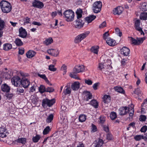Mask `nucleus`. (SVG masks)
Wrapping results in <instances>:
<instances>
[{"mask_svg": "<svg viewBox=\"0 0 147 147\" xmlns=\"http://www.w3.org/2000/svg\"><path fill=\"white\" fill-rule=\"evenodd\" d=\"M2 11L5 13L9 12L12 9V6L10 3L5 1H2L0 3Z\"/></svg>", "mask_w": 147, "mask_h": 147, "instance_id": "nucleus-1", "label": "nucleus"}, {"mask_svg": "<svg viewBox=\"0 0 147 147\" xmlns=\"http://www.w3.org/2000/svg\"><path fill=\"white\" fill-rule=\"evenodd\" d=\"M64 17L68 22L72 21L74 16V13L71 10H66L63 13Z\"/></svg>", "mask_w": 147, "mask_h": 147, "instance_id": "nucleus-2", "label": "nucleus"}, {"mask_svg": "<svg viewBox=\"0 0 147 147\" xmlns=\"http://www.w3.org/2000/svg\"><path fill=\"white\" fill-rule=\"evenodd\" d=\"M102 3L100 1H96L93 4L92 9L93 11L95 13L100 12L102 7Z\"/></svg>", "mask_w": 147, "mask_h": 147, "instance_id": "nucleus-3", "label": "nucleus"}, {"mask_svg": "<svg viewBox=\"0 0 147 147\" xmlns=\"http://www.w3.org/2000/svg\"><path fill=\"white\" fill-rule=\"evenodd\" d=\"M89 31H86L80 34L75 38L74 42L75 43H78L80 42L83 39L85 38L89 34Z\"/></svg>", "mask_w": 147, "mask_h": 147, "instance_id": "nucleus-4", "label": "nucleus"}, {"mask_svg": "<svg viewBox=\"0 0 147 147\" xmlns=\"http://www.w3.org/2000/svg\"><path fill=\"white\" fill-rule=\"evenodd\" d=\"M55 99L49 100L47 98H45L43 100L42 102V105L43 107H45L47 105L49 107L52 106L55 102Z\"/></svg>", "mask_w": 147, "mask_h": 147, "instance_id": "nucleus-5", "label": "nucleus"}, {"mask_svg": "<svg viewBox=\"0 0 147 147\" xmlns=\"http://www.w3.org/2000/svg\"><path fill=\"white\" fill-rule=\"evenodd\" d=\"M21 79L18 76H14L11 79L13 85L18 87L21 84Z\"/></svg>", "mask_w": 147, "mask_h": 147, "instance_id": "nucleus-6", "label": "nucleus"}, {"mask_svg": "<svg viewBox=\"0 0 147 147\" xmlns=\"http://www.w3.org/2000/svg\"><path fill=\"white\" fill-rule=\"evenodd\" d=\"M140 23L141 22L140 20H136L134 22V27L135 30L141 33V34H144L142 28L140 26Z\"/></svg>", "mask_w": 147, "mask_h": 147, "instance_id": "nucleus-7", "label": "nucleus"}, {"mask_svg": "<svg viewBox=\"0 0 147 147\" xmlns=\"http://www.w3.org/2000/svg\"><path fill=\"white\" fill-rule=\"evenodd\" d=\"M32 6L35 8L41 9L44 6L43 2L38 0H34L32 2Z\"/></svg>", "mask_w": 147, "mask_h": 147, "instance_id": "nucleus-8", "label": "nucleus"}, {"mask_svg": "<svg viewBox=\"0 0 147 147\" xmlns=\"http://www.w3.org/2000/svg\"><path fill=\"white\" fill-rule=\"evenodd\" d=\"M11 77V75L8 72H4L0 71V80H2V82L3 80H8Z\"/></svg>", "mask_w": 147, "mask_h": 147, "instance_id": "nucleus-9", "label": "nucleus"}, {"mask_svg": "<svg viewBox=\"0 0 147 147\" xmlns=\"http://www.w3.org/2000/svg\"><path fill=\"white\" fill-rule=\"evenodd\" d=\"M84 69V66L83 65H77L75 66L73 69V73L76 74L82 72Z\"/></svg>", "mask_w": 147, "mask_h": 147, "instance_id": "nucleus-10", "label": "nucleus"}, {"mask_svg": "<svg viewBox=\"0 0 147 147\" xmlns=\"http://www.w3.org/2000/svg\"><path fill=\"white\" fill-rule=\"evenodd\" d=\"M130 108L127 107H123L120 108L119 109V114L121 116L126 115L130 111Z\"/></svg>", "mask_w": 147, "mask_h": 147, "instance_id": "nucleus-11", "label": "nucleus"}, {"mask_svg": "<svg viewBox=\"0 0 147 147\" xmlns=\"http://www.w3.org/2000/svg\"><path fill=\"white\" fill-rule=\"evenodd\" d=\"M29 80L26 77H22L21 80V84L24 88H27L30 85Z\"/></svg>", "mask_w": 147, "mask_h": 147, "instance_id": "nucleus-12", "label": "nucleus"}, {"mask_svg": "<svg viewBox=\"0 0 147 147\" xmlns=\"http://www.w3.org/2000/svg\"><path fill=\"white\" fill-rule=\"evenodd\" d=\"M84 22L83 20L81 19H78L74 22V25L77 28H80L82 27Z\"/></svg>", "mask_w": 147, "mask_h": 147, "instance_id": "nucleus-13", "label": "nucleus"}, {"mask_svg": "<svg viewBox=\"0 0 147 147\" xmlns=\"http://www.w3.org/2000/svg\"><path fill=\"white\" fill-rule=\"evenodd\" d=\"M19 36L23 38H26L27 35V31L22 27L19 29Z\"/></svg>", "mask_w": 147, "mask_h": 147, "instance_id": "nucleus-14", "label": "nucleus"}, {"mask_svg": "<svg viewBox=\"0 0 147 147\" xmlns=\"http://www.w3.org/2000/svg\"><path fill=\"white\" fill-rule=\"evenodd\" d=\"M7 134L6 128L5 127L1 126L0 127V137L2 138L5 137Z\"/></svg>", "mask_w": 147, "mask_h": 147, "instance_id": "nucleus-15", "label": "nucleus"}, {"mask_svg": "<svg viewBox=\"0 0 147 147\" xmlns=\"http://www.w3.org/2000/svg\"><path fill=\"white\" fill-rule=\"evenodd\" d=\"M123 10V7L121 6L117 7L113 10V14L115 15H119L122 13Z\"/></svg>", "mask_w": 147, "mask_h": 147, "instance_id": "nucleus-16", "label": "nucleus"}, {"mask_svg": "<svg viewBox=\"0 0 147 147\" xmlns=\"http://www.w3.org/2000/svg\"><path fill=\"white\" fill-rule=\"evenodd\" d=\"M47 52L49 54L55 57H57L59 54V51L57 49H49Z\"/></svg>", "mask_w": 147, "mask_h": 147, "instance_id": "nucleus-17", "label": "nucleus"}, {"mask_svg": "<svg viewBox=\"0 0 147 147\" xmlns=\"http://www.w3.org/2000/svg\"><path fill=\"white\" fill-rule=\"evenodd\" d=\"M131 41L132 42V44L135 45H138L140 44L143 41L142 38H137V40L131 37Z\"/></svg>", "mask_w": 147, "mask_h": 147, "instance_id": "nucleus-18", "label": "nucleus"}, {"mask_svg": "<svg viewBox=\"0 0 147 147\" xmlns=\"http://www.w3.org/2000/svg\"><path fill=\"white\" fill-rule=\"evenodd\" d=\"M121 53L124 56H127L129 54L130 50L128 48L123 47L121 49Z\"/></svg>", "mask_w": 147, "mask_h": 147, "instance_id": "nucleus-19", "label": "nucleus"}, {"mask_svg": "<svg viewBox=\"0 0 147 147\" xmlns=\"http://www.w3.org/2000/svg\"><path fill=\"white\" fill-rule=\"evenodd\" d=\"M80 87V83L78 82H75L71 85V87L73 90H77Z\"/></svg>", "mask_w": 147, "mask_h": 147, "instance_id": "nucleus-20", "label": "nucleus"}, {"mask_svg": "<svg viewBox=\"0 0 147 147\" xmlns=\"http://www.w3.org/2000/svg\"><path fill=\"white\" fill-rule=\"evenodd\" d=\"M2 90L4 92H9L10 90V87L7 85L6 84H4L2 85L1 86Z\"/></svg>", "mask_w": 147, "mask_h": 147, "instance_id": "nucleus-21", "label": "nucleus"}, {"mask_svg": "<svg viewBox=\"0 0 147 147\" xmlns=\"http://www.w3.org/2000/svg\"><path fill=\"white\" fill-rule=\"evenodd\" d=\"M103 101L105 104H108L110 102L111 97L110 95H105L102 97Z\"/></svg>", "mask_w": 147, "mask_h": 147, "instance_id": "nucleus-22", "label": "nucleus"}, {"mask_svg": "<svg viewBox=\"0 0 147 147\" xmlns=\"http://www.w3.org/2000/svg\"><path fill=\"white\" fill-rule=\"evenodd\" d=\"M26 139L25 138H18V139L15 140L13 142L21 143L23 144H24L26 142Z\"/></svg>", "mask_w": 147, "mask_h": 147, "instance_id": "nucleus-23", "label": "nucleus"}, {"mask_svg": "<svg viewBox=\"0 0 147 147\" xmlns=\"http://www.w3.org/2000/svg\"><path fill=\"white\" fill-rule=\"evenodd\" d=\"M96 18V16H95L92 15L88 17L83 18V19H85V20L88 23H90L94 20Z\"/></svg>", "mask_w": 147, "mask_h": 147, "instance_id": "nucleus-24", "label": "nucleus"}, {"mask_svg": "<svg viewBox=\"0 0 147 147\" xmlns=\"http://www.w3.org/2000/svg\"><path fill=\"white\" fill-rule=\"evenodd\" d=\"M106 42L110 46H114L115 45L116 41L115 40L110 38H107Z\"/></svg>", "mask_w": 147, "mask_h": 147, "instance_id": "nucleus-25", "label": "nucleus"}, {"mask_svg": "<svg viewBox=\"0 0 147 147\" xmlns=\"http://www.w3.org/2000/svg\"><path fill=\"white\" fill-rule=\"evenodd\" d=\"M36 54V52L34 51L30 50L26 54V55L28 58H31L33 57Z\"/></svg>", "mask_w": 147, "mask_h": 147, "instance_id": "nucleus-26", "label": "nucleus"}, {"mask_svg": "<svg viewBox=\"0 0 147 147\" xmlns=\"http://www.w3.org/2000/svg\"><path fill=\"white\" fill-rule=\"evenodd\" d=\"M82 10L80 9H78L77 10L76 12V14L77 15V17L78 19H82L84 18H82Z\"/></svg>", "mask_w": 147, "mask_h": 147, "instance_id": "nucleus-27", "label": "nucleus"}, {"mask_svg": "<svg viewBox=\"0 0 147 147\" xmlns=\"http://www.w3.org/2000/svg\"><path fill=\"white\" fill-rule=\"evenodd\" d=\"M12 47V45L9 43H5L3 45V49L5 51H8L11 49Z\"/></svg>", "mask_w": 147, "mask_h": 147, "instance_id": "nucleus-28", "label": "nucleus"}, {"mask_svg": "<svg viewBox=\"0 0 147 147\" xmlns=\"http://www.w3.org/2000/svg\"><path fill=\"white\" fill-rule=\"evenodd\" d=\"M89 104L93 106L95 108H98V103L96 100H91Z\"/></svg>", "mask_w": 147, "mask_h": 147, "instance_id": "nucleus-29", "label": "nucleus"}, {"mask_svg": "<svg viewBox=\"0 0 147 147\" xmlns=\"http://www.w3.org/2000/svg\"><path fill=\"white\" fill-rule=\"evenodd\" d=\"M99 47L98 46L92 47L90 49V51L94 53L97 54L98 51Z\"/></svg>", "mask_w": 147, "mask_h": 147, "instance_id": "nucleus-30", "label": "nucleus"}, {"mask_svg": "<svg viewBox=\"0 0 147 147\" xmlns=\"http://www.w3.org/2000/svg\"><path fill=\"white\" fill-rule=\"evenodd\" d=\"M65 88H66V89L64 90L63 94H64V95L70 94L71 93V91L70 87L66 86Z\"/></svg>", "mask_w": 147, "mask_h": 147, "instance_id": "nucleus-31", "label": "nucleus"}, {"mask_svg": "<svg viewBox=\"0 0 147 147\" xmlns=\"http://www.w3.org/2000/svg\"><path fill=\"white\" fill-rule=\"evenodd\" d=\"M115 90L118 92L124 94L125 93V91L123 88L121 87L116 86L114 87Z\"/></svg>", "mask_w": 147, "mask_h": 147, "instance_id": "nucleus-32", "label": "nucleus"}, {"mask_svg": "<svg viewBox=\"0 0 147 147\" xmlns=\"http://www.w3.org/2000/svg\"><path fill=\"white\" fill-rule=\"evenodd\" d=\"M133 92L134 94H137L140 96H141L143 94L142 91L140 90V88H138L135 89V90Z\"/></svg>", "mask_w": 147, "mask_h": 147, "instance_id": "nucleus-33", "label": "nucleus"}, {"mask_svg": "<svg viewBox=\"0 0 147 147\" xmlns=\"http://www.w3.org/2000/svg\"><path fill=\"white\" fill-rule=\"evenodd\" d=\"M24 92V90L22 87H20L17 88L16 93L18 94L23 95Z\"/></svg>", "mask_w": 147, "mask_h": 147, "instance_id": "nucleus-34", "label": "nucleus"}, {"mask_svg": "<svg viewBox=\"0 0 147 147\" xmlns=\"http://www.w3.org/2000/svg\"><path fill=\"white\" fill-rule=\"evenodd\" d=\"M140 18L141 20H146L147 19V13L143 12L141 13Z\"/></svg>", "mask_w": 147, "mask_h": 147, "instance_id": "nucleus-35", "label": "nucleus"}, {"mask_svg": "<svg viewBox=\"0 0 147 147\" xmlns=\"http://www.w3.org/2000/svg\"><path fill=\"white\" fill-rule=\"evenodd\" d=\"M86 97L85 100L86 101H88L90 99H91L92 98V95L90 92L87 91L86 92Z\"/></svg>", "mask_w": 147, "mask_h": 147, "instance_id": "nucleus-36", "label": "nucleus"}, {"mask_svg": "<svg viewBox=\"0 0 147 147\" xmlns=\"http://www.w3.org/2000/svg\"><path fill=\"white\" fill-rule=\"evenodd\" d=\"M14 42L17 46H21L23 45V43L21 40L18 38L16 39Z\"/></svg>", "mask_w": 147, "mask_h": 147, "instance_id": "nucleus-37", "label": "nucleus"}, {"mask_svg": "<svg viewBox=\"0 0 147 147\" xmlns=\"http://www.w3.org/2000/svg\"><path fill=\"white\" fill-rule=\"evenodd\" d=\"M86 119V116L84 114H82L80 115L79 117V121L83 122L85 121Z\"/></svg>", "mask_w": 147, "mask_h": 147, "instance_id": "nucleus-38", "label": "nucleus"}, {"mask_svg": "<svg viewBox=\"0 0 147 147\" xmlns=\"http://www.w3.org/2000/svg\"><path fill=\"white\" fill-rule=\"evenodd\" d=\"M40 138V136L39 135L37 134L35 136H34L32 138V141L34 143L37 142Z\"/></svg>", "mask_w": 147, "mask_h": 147, "instance_id": "nucleus-39", "label": "nucleus"}, {"mask_svg": "<svg viewBox=\"0 0 147 147\" xmlns=\"http://www.w3.org/2000/svg\"><path fill=\"white\" fill-rule=\"evenodd\" d=\"M46 88L44 86L41 85L38 88L39 92L41 93L45 92Z\"/></svg>", "mask_w": 147, "mask_h": 147, "instance_id": "nucleus-40", "label": "nucleus"}, {"mask_svg": "<svg viewBox=\"0 0 147 147\" xmlns=\"http://www.w3.org/2000/svg\"><path fill=\"white\" fill-rule=\"evenodd\" d=\"M51 129L49 126H47L44 129L43 131V134L44 135L48 134L51 131Z\"/></svg>", "mask_w": 147, "mask_h": 147, "instance_id": "nucleus-41", "label": "nucleus"}, {"mask_svg": "<svg viewBox=\"0 0 147 147\" xmlns=\"http://www.w3.org/2000/svg\"><path fill=\"white\" fill-rule=\"evenodd\" d=\"M141 9L144 11H147V3H143L141 7Z\"/></svg>", "mask_w": 147, "mask_h": 147, "instance_id": "nucleus-42", "label": "nucleus"}, {"mask_svg": "<svg viewBox=\"0 0 147 147\" xmlns=\"http://www.w3.org/2000/svg\"><path fill=\"white\" fill-rule=\"evenodd\" d=\"M53 114H50L47 119L46 121L47 122L49 123L51 122L53 120Z\"/></svg>", "mask_w": 147, "mask_h": 147, "instance_id": "nucleus-43", "label": "nucleus"}, {"mask_svg": "<svg viewBox=\"0 0 147 147\" xmlns=\"http://www.w3.org/2000/svg\"><path fill=\"white\" fill-rule=\"evenodd\" d=\"M53 42V40L52 38L50 37L46 40L44 42V43L46 45L50 44Z\"/></svg>", "mask_w": 147, "mask_h": 147, "instance_id": "nucleus-44", "label": "nucleus"}, {"mask_svg": "<svg viewBox=\"0 0 147 147\" xmlns=\"http://www.w3.org/2000/svg\"><path fill=\"white\" fill-rule=\"evenodd\" d=\"M103 143V141L100 139H99L97 144L95 146V147H100L102 146Z\"/></svg>", "mask_w": 147, "mask_h": 147, "instance_id": "nucleus-45", "label": "nucleus"}, {"mask_svg": "<svg viewBox=\"0 0 147 147\" xmlns=\"http://www.w3.org/2000/svg\"><path fill=\"white\" fill-rule=\"evenodd\" d=\"M97 131V129L96 126L94 124H92L91 128V133H94L96 132Z\"/></svg>", "mask_w": 147, "mask_h": 147, "instance_id": "nucleus-46", "label": "nucleus"}, {"mask_svg": "<svg viewBox=\"0 0 147 147\" xmlns=\"http://www.w3.org/2000/svg\"><path fill=\"white\" fill-rule=\"evenodd\" d=\"M110 117L112 120H113L117 117V114L115 112H112L110 114Z\"/></svg>", "mask_w": 147, "mask_h": 147, "instance_id": "nucleus-47", "label": "nucleus"}, {"mask_svg": "<svg viewBox=\"0 0 147 147\" xmlns=\"http://www.w3.org/2000/svg\"><path fill=\"white\" fill-rule=\"evenodd\" d=\"M143 138V136L141 135H136L134 137V139L137 141H140Z\"/></svg>", "mask_w": 147, "mask_h": 147, "instance_id": "nucleus-48", "label": "nucleus"}, {"mask_svg": "<svg viewBox=\"0 0 147 147\" xmlns=\"http://www.w3.org/2000/svg\"><path fill=\"white\" fill-rule=\"evenodd\" d=\"M75 73H73V71L72 73H70V74L69 76H70L73 78L77 79V80H80V78H79L76 75Z\"/></svg>", "mask_w": 147, "mask_h": 147, "instance_id": "nucleus-49", "label": "nucleus"}, {"mask_svg": "<svg viewBox=\"0 0 147 147\" xmlns=\"http://www.w3.org/2000/svg\"><path fill=\"white\" fill-rule=\"evenodd\" d=\"M132 106L131 107V109H130L131 112H129V111L128 112L129 113V116L131 118H132L133 116L134 112V106L132 104Z\"/></svg>", "mask_w": 147, "mask_h": 147, "instance_id": "nucleus-50", "label": "nucleus"}, {"mask_svg": "<svg viewBox=\"0 0 147 147\" xmlns=\"http://www.w3.org/2000/svg\"><path fill=\"white\" fill-rule=\"evenodd\" d=\"M54 91V89L53 87H47L46 88L45 92H52Z\"/></svg>", "mask_w": 147, "mask_h": 147, "instance_id": "nucleus-51", "label": "nucleus"}, {"mask_svg": "<svg viewBox=\"0 0 147 147\" xmlns=\"http://www.w3.org/2000/svg\"><path fill=\"white\" fill-rule=\"evenodd\" d=\"M64 133V131L63 130L58 131L54 133L53 134L52 136H53L55 137L57 134H58L60 135H62Z\"/></svg>", "mask_w": 147, "mask_h": 147, "instance_id": "nucleus-52", "label": "nucleus"}, {"mask_svg": "<svg viewBox=\"0 0 147 147\" xmlns=\"http://www.w3.org/2000/svg\"><path fill=\"white\" fill-rule=\"evenodd\" d=\"M5 23L4 20L0 18V28L4 29L5 26Z\"/></svg>", "mask_w": 147, "mask_h": 147, "instance_id": "nucleus-53", "label": "nucleus"}, {"mask_svg": "<svg viewBox=\"0 0 147 147\" xmlns=\"http://www.w3.org/2000/svg\"><path fill=\"white\" fill-rule=\"evenodd\" d=\"M55 65H50L49 66V69L51 71H55L57 70L56 68H54Z\"/></svg>", "mask_w": 147, "mask_h": 147, "instance_id": "nucleus-54", "label": "nucleus"}, {"mask_svg": "<svg viewBox=\"0 0 147 147\" xmlns=\"http://www.w3.org/2000/svg\"><path fill=\"white\" fill-rule=\"evenodd\" d=\"M146 116L144 115H141L140 116L139 119L141 121H146Z\"/></svg>", "mask_w": 147, "mask_h": 147, "instance_id": "nucleus-55", "label": "nucleus"}, {"mask_svg": "<svg viewBox=\"0 0 147 147\" xmlns=\"http://www.w3.org/2000/svg\"><path fill=\"white\" fill-rule=\"evenodd\" d=\"M104 68H105L104 67V65L103 63H99L98 64V68L99 70L102 71V69H104Z\"/></svg>", "mask_w": 147, "mask_h": 147, "instance_id": "nucleus-56", "label": "nucleus"}, {"mask_svg": "<svg viewBox=\"0 0 147 147\" xmlns=\"http://www.w3.org/2000/svg\"><path fill=\"white\" fill-rule=\"evenodd\" d=\"M147 130V126L146 125L143 126L140 129V131L142 132H145Z\"/></svg>", "mask_w": 147, "mask_h": 147, "instance_id": "nucleus-57", "label": "nucleus"}, {"mask_svg": "<svg viewBox=\"0 0 147 147\" xmlns=\"http://www.w3.org/2000/svg\"><path fill=\"white\" fill-rule=\"evenodd\" d=\"M100 84L99 82H97L94 84L93 85L92 87L94 90H96L98 89L97 87Z\"/></svg>", "mask_w": 147, "mask_h": 147, "instance_id": "nucleus-58", "label": "nucleus"}, {"mask_svg": "<svg viewBox=\"0 0 147 147\" xmlns=\"http://www.w3.org/2000/svg\"><path fill=\"white\" fill-rule=\"evenodd\" d=\"M24 24H29L30 23V18L27 17L24 18Z\"/></svg>", "mask_w": 147, "mask_h": 147, "instance_id": "nucleus-59", "label": "nucleus"}, {"mask_svg": "<svg viewBox=\"0 0 147 147\" xmlns=\"http://www.w3.org/2000/svg\"><path fill=\"white\" fill-rule=\"evenodd\" d=\"M108 31L106 32L103 34V37L104 40H105L107 39V37H108L109 35V34L108 33Z\"/></svg>", "mask_w": 147, "mask_h": 147, "instance_id": "nucleus-60", "label": "nucleus"}, {"mask_svg": "<svg viewBox=\"0 0 147 147\" xmlns=\"http://www.w3.org/2000/svg\"><path fill=\"white\" fill-rule=\"evenodd\" d=\"M106 22L105 21H104L102 23L100 24L99 27L100 28H102L106 26Z\"/></svg>", "mask_w": 147, "mask_h": 147, "instance_id": "nucleus-61", "label": "nucleus"}, {"mask_svg": "<svg viewBox=\"0 0 147 147\" xmlns=\"http://www.w3.org/2000/svg\"><path fill=\"white\" fill-rule=\"evenodd\" d=\"M85 82L86 84H87L88 85H91L92 84V81L91 80L89 79H85Z\"/></svg>", "mask_w": 147, "mask_h": 147, "instance_id": "nucleus-62", "label": "nucleus"}, {"mask_svg": "<svg viewBox=\"0 0 147 147\" xmlns=\"http://www.w3.org/2000/svg\"><path fill=\"white\" fill-rule=\"evenodd\" d=\"M13 95L12 93L11 94H5V96L8 98L9 99H11L12 98Z\"/></svg>", "mask_w": 147, "mask_h": 147, "instance_id": "nucleus-63", "label": "nucleus"}, {"mask_svg": "<svg viewBox=\"0 0 147 147\" xmlns=\"http://www.w3.org/2000/svg\"><path fill=\"white\" fill-rule=\"evenodd\" d=\"M105 121V118L102 117H100V123L102 124L104 123Z\"/></svg>", "mask_w": 147, "mask_h": 147, "instance_id": "nucleus-64", "label": "nucleus"}]
</instances>
